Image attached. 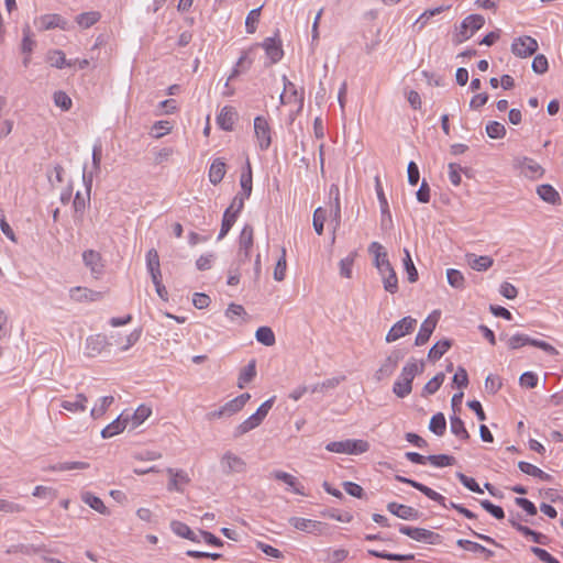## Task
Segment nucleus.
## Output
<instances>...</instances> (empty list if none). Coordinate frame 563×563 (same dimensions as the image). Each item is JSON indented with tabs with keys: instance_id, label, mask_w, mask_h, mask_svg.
Instances as JSON below:
<instances>
[{
	"instance_id": "1",
	"label": "nucleus",
	"mask_w": 563,
	"mask_h": 563,
	"mask_svg": "<svg viewBox=\"0 0 563 563\" xmlns=\"http://www.w3.org/2000/svg\"><path fill=\"white\" fill-rule=\"evenodd\" d=\"M424 371V361L411 357L401 368L400 375L394 383L393 393L398 398H405L412 391V380Z\"/></svg>"
},
{
	"instance_id": "2",
	"label": "nucleus",
	"mask_w": 563,
	"mask_h": 563,
	"mask_svg": "<svg viewBox=\"0 0 563 563\" xmlns=\"http://www.w3.org/2000/svg\"><path fill=\"white\" fill-rule=\"evenodd\" d=\"M526 345L536 346L552 356H556L559 354V351L553 345L545 341L533 339L525 333H516L507 339V346L510 350H518Z\"/></svg>"
},
{
	"instance_id": "3",
	"label": "nucleus",
	"mask_w": 563,
	"mask_h": 563,
	"mask_svg": "<svg viewBox=\"0 0 563 563\" xmlns=\"http://www.w3.org/2000/svg\"><path fill=\"white\" fill-rule=\"evenodd\" d=\"M82 183L86 188V197L82 196L79 191L76 192L75 199L73 201L74 208V220L76 223H81L84 221V213L86 206L90 201V192L92 187V173H87L86 168H84L82 173Z\"/></svg>"
},
{
	"instance_id": "4",
	"label": "nucleus",
	"mask_w": 563,
	"mask_h": 563,
	"mask_svg": "<svg viewBox=\"0 0 563 563\" xmlns=\"http://www.w3.org/2000/svg\"><path fill=\"white\" fill-rule=\"evenodd\" d=\"M369 449L368 442L364 440H344L333 441L325 445V450L333 453L343 454H361L367 452Z\"/></svg>"
},
{
	"instance_id": "5",
	"label": "nucleus",
	"mask_w": 563,
	"mask_h": 563,
	"mask_svg": "<svg viewBox=\"0 0 563 563\" xmlns=\"http://www.w3.org/2000/svg\"><path fill=\"white\" fill-rule=\"evenodd\" d=\"M395 479L400 482V483H405V484H408L410 485L411 487L416 488L417 490L421 492L423 495H426L429 499L438 503L440 506H442L443 508H452V509H455L456 510V507L460 506V504H455L453 501H450L449 504H446V499L444 496H442L441 494H439L438 492L433 490L432 488L415 481V479H411V478H408V477H405V476H401V475H396L395 476Z\"/></svg>"
},
{
	"instance_id": "6",
	"label": "nucleus",
	"mask_w": 563,
	"mask_h": 563,
	"mask_svg": "<svg viewBox=\"0 0 563 563\" xmlns=\"http://www.w3.org/2000/svg\"><path fill=\"white\" fill-rule=\"evenodd\" d=\"M254 134L261 151H267L272 144V129L268 120L263 115L254 119Z\"/></svg>"
},
{
	"instance_id": "7",
	"label": "nucleus",
	"mask_w": 563,
	"mask_h": 563,
	"mask_svg": "<svg viewBox=\"0 0 563 563\" xmlns=\"http://www.w3.org/2000/svg\"><path fill=\"white\" fill-rule=\"evenodd\" d=\"M405 353L401 350H393L390 354L384 360L379 368L375 372V379L380 382L390 377L396 371L399 362L404 358Z\"/></svg>"
},
{
	"instance_id": "8",
	"label": "nucleus",
	"mask_w": 563,
	"mask_h": 563,
	"mask_svg": "<svg viewBox=\"0 0 563 563\" xmlns=\"http://www.w3.org/2000/svg\"><path fill=\"white\" fill-rule=\"evenodd\" d=\"M399 532L408 536L412 540L429 544H435L440 540V534L423 528L400 525Z\"/></svg>"
},
{
	"instance_id": "9",
	"label": "nucleus",
	"mask_w": 563,
	"mask_h": 563,
	"mask_svg": "<svg viewBox=\"0 0 563 563\" xmlns=\"http://www.w3.org/2000/svg\"><path fill=\"white\" fill-rule=\"evenodd\" d=\"M485 19L481 14H471L466 16L461 23L457 42L462 43L468 40L476 31L483 27Z\"/></svg>"
},
{
	"instance_id": "10",
	"label": "nucleus",
	"mask_w": 563,
	"mask_h": 563,
	"mask_svg": "<svg viewBox=\"0 0 563 563\" xmlns=\"http://www.w3.org/2000/svg\"><path fill=\"white\" fill-rule=\"evenodd\" d=\"M417 320L410 316L397 321L386 334V342H394L413 331Z\"/></svg>"
},
{
	"instance_id": "11",
	"label": "nucleus",
	"mask_w": 563,
	"mask_h": 563,
	"mask_svg": "<svg viewBox=\"0 0 563 563\" xmlns=\"http://www.w3.org/2000/svg\"><path fill=\"white\" fill-rule=\"evenodd\" d=\"M220 465L223 474L230 475L232 473H243L246 471L245 461L231 451H227L220 460Z\"/></svg>"
},
{
	"instance_id": "12",
	"label": "nucleus",
	"mask_w": 563,
	"mask_h": 563,
	"mask_svg": "<svg viewBox=\"0 0 563 563\" xmlns=\"http://www.w3.org/2000/svg\"><path fill=\"white\" fill-rule=\"evenodd\" d=\"M537 49L538 42L528 35L515 38L511 44L512 54L521 58L531 56Z\"/></svg>"
},
{
	"instance_id": "13",
	"label": "nucleus",
	"mask_w": 563,
	"mask_h": 563,
	"mask_svg": "<svg viewBox=\"0 0 563 563\" xmlns=\"http://www.w3.org/2000/svg\"><path fill=\"white\" fill-rule=\"evenodd\" d=\"M369 253L374 254V265L377 268L379 275H384L389 272V269H394L387 253L384 251V247L378 242H372L368 246Z\"/></svg>"
},
{
	"instance_id": "14",
	"label": "nucleus",
	"mask_w": 563,
	"mask_h": 563,
	"mask_svg": "<svg viewBox=\"0 0 563 563\" xmlns=\"http://www.w3.org/2000/svg\"><path fill=\"white\" fill-rule=\"evenodd\" d=\"M439 319V312L434 311L432 314H430L420 325V330L416 336L415 344L417 346L424 345L432 332L434 331L437 323Z\"/></svg>"
},
{
	"instance_id": "15",
	"label": "nucleus",
	"mask_w": 563,
	"mask_h": 563,
	"mask_svg": "<svg viewBox=\"0 0 563 563\" xmlns=\"http://www.w3.org/2000/svg\"><path fill=\"white\" fill-rule=\"evenodd\" d=\"M130 422V415L122 412L115 420L104 427L101 431L103 439L112 438L122 432Z\"/></svg>"
},
{
	"instance_id": "16",
	"label": "nucleus",
	"mask_w": 563,
	"mask_h": 563,
	"mask_svg": "<svg viewBox=\"0 0 563 563\" xmlns=\"http://www.w3.org/2000/svg\"><path fill=\"white\" fill-rule=\"evenodd\" d=\"M387 510L404 520H417L420 516L417 509L395 501L388 503Z\"/></svg>"
},
{
	"instance_id": "17",
	"label": "nucleus",
	"mask_w": 563,
	"mask_h": 563,
	"mask_svg": "<svg viewBox=\"0 0 563 563\" xmlns=\"http://www.w3.org/2000/svg\"><path fill=\"white\" fill-rule=\"evenodd\" d=\"M82 261L95 277H98L102 273L103 264L99 252L93 250L85 251L82 253Z\"/></svg>"
},
{
	"instance_id": "18",
	"label": "nucleus",
	"mask_w": 563,
	"mask_h": 563,
	"mask_svg": "<svg viewBox=\"0 0 563 563\" xmlns=\"http://www.w3.org/2000/svg\"><path fill=\"white\" fill-rule=\"evenodd\" d=\"M262 47L265 49L267 57L271 59L272 64L278 63L283 56L284 51L282 48V43L279 40L275 37H267L262 43Z\"/></svg>"
},
{
	"instance_id": "19",
	"label": "nucleus",
	"mask_w": 563,
	"mask_h": 563,
	"mask_svg": "<svg viewBox=\"0 0 563 563\" xmlns=\"http://www.w3.org/2000/svg\"><path fill=\"white\" fill-rule=\"evenodd\" d=\"M69 296L73 300L82 302V301H98L103 298V294L101 291H95L88 289L86 287H73L69 290Z\"/></svg>"
},
{
	"instance_id": "20",
	"label": "nucleus",
	"mask_w": 563,
	"mask_h": 563,
	"mask_svg": "<svg viewBox=\"0 0 563 563\" xmlns=\"http://www.w3.org/2000/svg\"><path fill=\"white\" fill-rule=\"evenodd\" d=\"M146 268L153 283L162 280L159 255L155 249H151L146 253Z\"/></svg>"
},
{
	"instance_id": "21",
	"label": "nucleus",
	"mask_w": 563,
	"mask_h": 563,
	"mask_svg": "<svg viewBox=\"0 0 563 563\" xmlns=\"http://www.w3.org/2000/svg\"><path fill=\"white\" fill-rule=\"evenodd\" d=\"M238 118V112L233 107L225 106L221 109L220 113L217 117V123L223 131H232L235 120Z\"/></svg>"
},
{
	"instance_id": "22",
	"label": "nucleus",
	"mask_w": 563,
	"mask_h": 563,
	"mask_svg": "<svg viewBox=\"0 0 563 563\" xmlns=\"http://www.w3.org/2000/svg\"><path fill=\"white\" fill-rule=\"evenodd\" d=\"M107 345V338L102 334L90 335L86 340V355L96 357Z\"/></svg>"
},
{
	"instance_id": "23",
	"label": "nucleus",
	"mask_w": 563,
	"mask_h": 563,
	"mask_svg": "<svg viewBox=\"0 0 563 563\" xmlns=\"http://www.w3.org/2000/svg\"><path fill=\"white\" fill-rule=\"evenodd\" d=\"M289 523L300 530L309 533H319L321 531L322 523L319 521H314L311 519L300 518V517H291L289 519Z\"/></svg>"
},
{
	"instance_id": "24",
	"label": "nucleus",
	"mask_w": 563,
	"mask_h": 563,
	"mask_svg": "<svg viewBox=\"0 0 563 563\" xmlns=\"http://www.w3.org/2000/svg\"><path fill=\"white\" fill-rule=\"evenodd\" d=\"M46 60L49 65L57 69L65 67H73L74 63L71 59H66L65 53L60 49H51L46 54Z\"/></svg>"
},
{
	"instance_id": "25",
	"label": "nucleus",
	"mask_w": 563,
	"mask_h": 563,
	"mask_svg": "<svg viewBox=\"0 0 563 563\" xmlns=\"http://www.w3.org/2000/svg\"><path fill=\"white\" fill-rule=\"evenodd\" d=\"M227 173V165L222 158H216L209 168V180L212 185H218L222 181Z\"/></svg>"
},
{
	"instance_id": "26",
	"label": "nucleus",
	"mask_w": 563,
	"mask_h": 563,
	"mask_svg": "<svg viewBox=\"0 0 563 563\" xmlns=\"http://www.w3.org/2000/svg\"><path fill=\"white\" fill-rule=\"evenodd\" d=\"M466 261L471 268L477 272H485L494 264V260L487 255L466 254Z\"/></svg>"
},
{
	"instance_id": "27",
	"label": "nucleus",
	"mask_w": 563,
	"mask_h": 563,
	"mask_svg": "<svg viewBox=\"0 0 563 563\" xmlns=\"http://www.w3.org/2000/svg\"><path fill=\"white\" fill-rule=\"evenodd\" d=\"M537 194L539 197L551 205H559L561 202L560 194L556 191V189L549 185V184H542L537 187Z\"/></svg>"
},
{
	"instance_id": "28",
	"label": "nucleus",
	"mask_w": 563,
	"mask_h": 563,
	"mask_svg": "<svg viewBox=\"0 0 563 563\" xmlns=\"http://www.w3.org/2000/svg\"><path fill=\"white\" fill-rule=\"evenodd\" d=\"M81 500L97 512L109 516L110 510L104 506L103 501L90 492L81 493Z\"/></svg>"
},
{
	"instance_id": "29",
	"label": "nucleus",
	"mask_w": 563,
	"mask_h": 563,
	"mask_svg": "<svg viewBox=\"0 0 563 563\" xmlns=\"http://www.w3.org/2000/svg\"><path fill=\"white\" fill-rule=\"evenodd\" d=\"M170 529L172 531L184 539L190 540L192 542H200V539L198 536L187 526L186 523L181 521L174 520L170 522Z\"/></svg>"
},
{
	"instance_id": "30",
	"label": "nucleus",
	"mask_w": 563,
	"mask_h": 563,
	"mask_svg": "<svg viewBox=\"0 0 563 563\" xmlns=\"http://www.w3.org/2000/svg\"><path fill=\"white\" fill-rule=\"evenodd\" d=\"M261 423H262V421H260L258 417H256L253 413L247 419H245L243 422H241L240 424H238L234 428V431H233L232 435H233L234 439H239L242 435H244L245 433H247V432L252 431L253 429L257 428Z\"/></svg>"
},
{
	"instance_id": "31",
	"label": "nucleus",
	"mask_w": 563,
	"mask_h": 563,
	"mask_svg": "<svg viewBox=\"0 0 563 563\" xmlns=\"http://www.w3.org/2000/svg\"><path fill=\"white\" fill-rule=\"evenodd\" d=\"M240 185H241V189H242L240 195L249 198L252 194V188H253L252 167H251V163L249 159L246 161L245 168L241 174Z\"/></svg>"
},
{
	"instance_id": "32",
	"label": "nucleus",
	"mask_w": 563,
	"mask_h": 563,
	"mask_svg": "<svg viewBox=\"0 0 563 563\" xmlns=\"http://www.w3.org/2000/svg\"><path fill=\"white\" fill-rule=\"evenodd\" d=\"M518 467L522 473L533 476V477H537L541 481L550 482L552 479V476L550 474L543 472L541 468H539L538 466H536L531 463L520 461L518 463Z\"/></svg>"
},
{
	"instance_id": "33",
	"label": "nucleus",
	"mask_w": 563,
	"mask_h": 563,
	"mask_svg": "<svg viewBox=\"0 0 563 563\" xmlns=\"http://www.w3.org/2000/svg\"><path fill=\"white\" fill-rule=\"evenodd\" d=\"M41 23L43 30H52L55 27H59L62 30L67 29V21L63 19L59 14H45L41 16Z\"/></svg>"
},
{
	"instance_id": "34",
	"label": "nucleus",
	"mask_w": 563,
	"mask_h": 563,
	"mask_svg": "<svg viewBox=\"0 0 563 563\" xmlns=\"http://www.w3.org/2000/svg\"><path fill=\"white\" fill-rule=\"evenodd\" d=\"M256 376V361L253 358L249 364L242 368L238 379L239 388H244L246 384L252 382Z\"/></svg>"
},
{
	"instance_id": "35",
	"label": "nucleus",
	"mask_w": 563,
	"mask_h": 563,
	"mask_svg": "<svg viewBox=\"0 0 563 563\" xmlns=\"http://www.w3.org/2000/svg\"><path fill=\"white\" fill-rule=\"evenodd\" d=\"M87 400L84 394H77L74 400H63L60 407L70 412L85 411Z\"/></svg>"
},
{
	"instance_id": "36",
	"label": "nucleus",
	"mask_w": 563,
	"mask_h": 563,
	"mask_svg": "<svg viewBox=\"0 0 563 563\" xmlns=\"http://www.w3.org/2000/svg\"><path fill=\"white\" fill-rule=\"evenodd\" d=\"M452 346V341L449 339H443L438 341L430 349L428 353V358L430 361H438L440 360L448 350Z\"/></svg>"
},
{
	"instance_id": "37",
	"label": "nucleus",
	"mask_w": 563,
	"mask_h": 563,
	"mask_svg": "<svg viewBox=\"0 0 563 563\" xmlns=\"http://www.w3.org/2000/svg\"><path fill=\"white\" fill-rule=\"evenodd\" d=\"M252 60L249 58V53L243 52L240 58L238 59L234 68L232 69L231 75L228 78L225 87H229V81L238 77L240 74L246 71L251 67Z\"/></svg>"
},
{
	"instance_id": "38",
	"label": "nucleus",
	"mask_w": 563,
	"mask_h": 563,
	"mask_svg": "<svg viewBox=\"0 0 563 563\" xmlns=\"http://www.w3.org/2000/svg\"><path fill=\"white\" fill-rule=\"evenodd\" d=\"M152 413V409L145 405L139 406L133 415H130L131 429L137 428L143 423Z\"/></svg>"
},
{
	"instance_id": "39",
	"label": "nucleus",
	"mask_w": 563,
	"mask_h": 563,
	"mask_svg": "<svg viewBox=\"0 0 563 563\" xmlns=\"http://www.w3.org/2000/svg\"><path fill=\"white\" fill-rule=\"evenodd\" d=\"M375 190L377 194V199L379 202L382 216L387 217L388 219H391V214L389 211V205H388L387 198L384 194V189H383V186H382V183H380V179L378 176L375 177Z\"/></svg>"
},
{
	"instance_id": "40",
	"label": "nucleus",
	"mask_w": 563,
	"mask_h": 563,
	"mask_svg": "<svg viewBox=\"0 0 563 563\" xmlns=\"http://www.w3.org/2000/svg\"><path fill=\"white\" fill-rule=\"evenodd\" d=\"M450 422H451L450 429L454 435H456L457 438H460L463 441H466L470 439V433L466 430L464 422L460 417L452 416L450 418Z\"/></svg>"
},
{
	"instance_id": "41",
	"label": "nucleus",
	"mask_w": 563,
	"mask_h": 563,
	"mask_svg": "<svg viewBox=\"0 0 563 563\" xmlns=\"http://www.w3.org/2000/svg\"><path fill=\"white\" fill-rule=\"evenodd\" d=\"M445 379V374L440 372L433 378H431L422 389V397H428L435 394Z\"/></svg>"
},
{
	"instance_id": "42",
	"label": "nucleus",
	"mask_w": 563,
	"mask_h": 563,
	"mask_svg": "<svg viewBox=\"0 0 563 563\" xmlns=\"http://www.w3.org/2000/svg\"><path fill=\"white\" fill-rule=\"evenodd\" d=\"M253 227L251 224H245L240 233L239 249L251 251L253 247Z\"/></svg>"
},
{
	"instance_id": "43",
	"label": "nucleus",
	"mask_w": 563,
	"mask_h": 563,
	"mask_svg": "<svg viewBox=\"0 0 563 563\" xmlns=\"http://www.w3.org/2000/svg\"><path fill=\"white\" fill-rule=\"evenodd\" d=\"M456 543L460 548H463L464 550H467V551H471L474 553H476V552L484 553L486 559H489L490 556L494 555L493 551L486 549L485 547H483L482 544H479L477 542L460 539V540H457Z\"/></svg>"
},
{
	"instance_id": "44",
	"label": "nucleus",
	"mask_w": 563,
	"mask_h": 563,
	"mask_svg": "<svg viewBox=\"0 0 563 563\" xmlns=\"http://www.w3.org/2000/svg\"><path fill=\"white\" fill-rule=\"evenodd\" d=\"M368 554L375 558L398 561V562H410L415 560L413 554H394L388 552H380L376 550H368Z\"/></svg>"
},
{
	"instance_id": "45",
	"label": "nucleus",
	"mask_w": 563,
	"mask_h": 563,
	"mask_svg": "<svg viewBox=\"0 0 563 563\" xmlns=\"http://www.w3.org/2000/svg\"><path fill=\"white\" fill-rule=\"evenodd\" d=\"M256 340L265 346H272L276 342L275 334L269 327H260L255 332Z\"/></svg>"
},
{
	"instance_id": "46",
	"label": "nucleus",
	"mask_w": 563,
	"mask_h": 563,
	"mask_svg": "<svg viewBox=\"0 0 563 563\" xmlns=\"http://www.w3.org/2000/svg\"><path fill=\"white\" fill-rule=\"evenodd\" d=\"M429 429L431 432H433L434 434H437L439 437L444 434V432L446 430V420L442 412H438L432 416L430 423H429Z\"/></svg>"
},
{
	"instance_id": "47",
	"label": "nucleus",
	"mask_w": 563,
	"mask_h": 563,
	"mask_svg": "<svg viewBox=\"0 0 563 563\" xmlns=\"http://www.w3.org/2000/svg\"><path fill=\"white\" fill-rule=\"evenodd\" d=\"M446 279L451 287L455 289H464L465 288V278L464 275L454 268L446 269Z\"/></svg>"
},
{
	"instance_id": "48",
	"label": "nucleus",
	"mask_w": 563,
	"mask_h": 563,
	"mask_svg": "<svg viewBox=\"0 0 563 563\" xmlns=\"http://www.w3.org/2000/svg\"><path fill=\"white\" fill-rule=\"evenodd\" d=\"M100 20V13L97 11L84 12L76 16L79 26L88 29Z\"/></svg>"
},
{
	"instance_id": "49",
	"label": "nucleus",
	"mask_w": 563,
	"mask_h": 563,
	"mask_svg": "<svg viewBox=\"0 0 563 563\" xmlns=\"http://www.w3.org/2000/svg\"><path fill=\"white\" fill-rule=\"evenodd\" d=\"M167 473L170 475L168 483L169 490H179L178 483H188L189 478L184 471H175L174 468H167Z\"/></svg>"
},
{
	"instance_id": "50",
	"label": "nucleus",
	"mask_w": 563,
	"mask_h": 563,
	"mask_svg": "<svg viewBox=\"0 0 563 563\" xmlns=\"http://www.w3.org/2000/svg\"><path fill=\"white\" fill-rule=\"evenodd\" d=\"M427 459L428 462L435 467L451 466L456 462L454 456L448 454L428 455Z\"/></svg>"
},
{
	"instance_id": "51",
	"label": "nucleus",
	"mask_w": 563,
	"mask_h": 563,
	"mask_svg": "<svg viewBox=\"0 0 563 563\" xmlns=\"http://www.w3.org/2000/svg\"><path fill=\"white\" fill-rule=\"evenodd\" d=\"M263 5L256 8V9H253L249 12L246 19H245V29H246V33L249 34H253L255 33L256 29H257V24L260 22V16H261V10H262Z\"/></svg>"
},
{
	"instance_id": "52",
	"label": "nucleus",
	"mask_w": 563,
	"mask_h": 563,
	"mask_svg": "<svg viewBox=\"0 0 563 563\" xmlns=\"http://www.w3.org/2000/svg\"><path fill=\"white\" fill-rule=\"evenodd\" d=\"M384 284V289L390 294L398 291V278L395 269H389L388 273L380 275Z\"/></svg>"
},
{
	"instance_id": "53",
	"label": "nucleus",
	"mask_w": 563,
	"mask_h": 563,
	"mask_svg": "<svg viewBox=\"0 0 563 563\" xmlns=\"http://www.w3.org/2000/svg\"><path fill=\"white\" fill-rule=\"evenodd\" d=\"M238 214L230 213V210H225L223 213V219L221 223V229L218 235V240H222L231 230L233 224L235 223Z\"/></svg>"
},
{
	"instance_id": "54",
	"label": "nucleus",
	"mask_w": 563,
	"mask_h": 563,
	"mask_svg": "<svg viewBox=\"0 0 563 563\" xmlns=\"http://www.w3.org/2000/svg\"><path fill=\"white\" fill-rule=\"evenodd\" d=\"M114 401V398L112 396H104V397H101L99 399V405H96L91 411H90V416L93 418V419H97V418H100L106 411L107 409L113 404Z\"/></svg>"
},
{
	"instance_id": "55",
	"label": "nucleus",
	"mask_w": 563,
	"mask_h": 563,
	"mask_svg": "<svg viewBox=\"0 0 563 563\" xmlns=\"http://www.w3.org/2000/svg\"><path fill=\"white\" fill-rule=\"evenodd\" d=\"M23 38L21 43V51L23 54L30 55L35 46V41L32 38V32L29 24L24 25Z\"/></svg>"
},
{
	"instance_id": "56",
	"label": "nucleus",
	"mask_w": 563,
	"mask_h": 563,
	"mask_svg": "<svg viewBox=\"0 0 563 563\" xmlns=\"http://www.w3.org/2000/svg\"><path fill=\"white\" fill-rule=\"evenodd\" d=\"M356 253L352 252L346 257L342 258L339 263L340 275L344 278L352 277V267L355 261Z\"/></svg>"
},
{
	"instance_id": "57",
	"label": "nucleus",
	"mask_w": 563,
	"mask_h": 563,
	"mask_svg": "<svg viewBox=\"0 0 563 563\" xmlns=\"http://www.w3.org/2000/svg\"><path fill=\"white\" fill-rule=\"evenodd\" d=\"M343 379H344V377H332V378L325 379L322 383H318V384L313 385L310 388V391L314 394V393H322V391H325L329 389H334Z\"/></svg>"
},
{
	"instance_id": "58",
	"label": "nucleus",
	"mask_w": 563,
	"mask_h": 563,
	"mask_svg": "<svg viewBox=\"0 0 563 563\" xmlns=\"http://www.w3.org/2000/svg\"><path fill=\"white\" fill-rule=\"evenodd\" d=\"M486 133L490 139H503L506 135V128L498 121H490L486 125Z\"/></svg>"
},
{
	"instance_id": "59",
	"label": "nucleus",
	"mask_w": 563,
	"mask_h": 563,
	"mask_svg": "<svg viewBox=\"0 0 563 563\" xmlns=\"http://www.w3.org/2000/svg\"><path fill=\"white\" fill-rule=\"evenodd\" d=\"M284 90L287 92L288 98L291 99V102H300L302 103L303 97L300 95L295 86L286 75L283 76Z\"/></svg>"
},
{
	"instance_id": "60",
	"label": "nucleus",
	"mask_w": 563,
	"mask_h": 563,
	"mask_svg": "<svg viewBox=\"0 0 563 563\" xmlns=\"http://www.w3.org/2000/svg\"><path fill=\"white\" fill-rule=\"evenodd\" d=\"M286 268H287L286 249L283 247L282 249V255L278 258V261L276 263V266H275V269H274V279L277 280V282L284 280L285 276H286Z\"/></svg>"
},
{
	"instance_id": "61",
	"label": "nucleus",
	"mask_w": 563,
	"mask_h": 563,
	"mask_svg": "<svg viewBox=\"0 0 563 563\" xmlns=\"http://www.w3.org/2000/svg\"><path fill=\"white\" fill-rule=\"evenodd\" d=\"M325 219H327V211L321 207L317 208L313 212L312 223H313L314 231L318 235H321L323 233V225H324Z\"/></svg>"
},
{
	"instance_id": "62",
	"label": "nucleus",
	"mask_w": 563,
	"mask_h": 563,
	"mask_svg": "<svg viewBox=\"0 0 563 563\" xmlns=\"http://www.w3.org/2000/svg\"><path fill=\"white\" fill-rule=\"evenodd\" d=\"M406 257L404 258V266L408 275L409 283H416L418 280V271L410 257L409 251L405 250Z\"/></svg>"
},
{
	"instance_id": "63",
	"label": "nucleus",
	"mask_w": 563,
	"mask_h": 563,
	"mask_svg": "<svg viewBox=\"0 0 563 563\" xmlns=\"http://www.w3.org/2000/svg\"><path fill=\"white\" fill-rule=\"evenodd\" d=\"M53 99L55 106L64 111H68L73 106L70 97L62 90L54 92Z\"/></svg>"
},
{
	"instance_id": "64",
	"label": "nucleus",
	"mask_w": 563,
	"mask_h": 563,
	"mask_svg": "<svg viewBox=\"0 0 563 563\" xmlns=\"http://www.w3.org/2000/svg\"><path fill=\"white\" fill-rule=\"evenodd\" d=\"M481 506L490 514L494 518L501 520L505 518V511L500 506L494 505L492 501L484 499L481 501Z\"/></svg>"
}]
</instances>
